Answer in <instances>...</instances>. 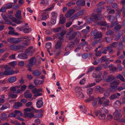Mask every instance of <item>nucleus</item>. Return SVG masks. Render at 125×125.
<instances>
[{"mask_svg":"<svg viewBox=\"0 0 125 125\" xmlns=\"http://www.w3.org/2000/svg\"><path fill=\"white\" fill-rule=\"evenodd\" d=\"M1 68L5 69L4 71L5 75L8 76L13 74L14 71L11 69V67L8 65H3L1 66Z\"/></svg>","mask_w":125,"mask_h":125,"instance_id":"1","label":"nucleus"},{"mask_svg":"<svg viewBox=\"0 0 125 125\" xmlns=\"http://www.w3.org/2000/svg\"><path fill=\"white\" fill-rule=\"evenodd\" d=\"M92 34L94 36V40H97L102 36V34L100 32L96 30H95L92 32Z\"/></svg>","mask_w":125,"mask_h":125,"instance_id":"2","label":"nucleus"},{"mask_svg":"<svg viewBox=\"0 0 125 125\" xmlns=\"http://www.w3.org/2000/svg\"><path fill=\"white\" fill-rule=\"evenodd\" d=\"M9 42L11 44H16L22 41L21 38H10L8 39Z\"/></svg>","mask_w":125,"mask_h":125,"instance_id":"3","label":"nucleus"},{"mask_svg":"<svg viewBox=\"0 0 125 125\" xmlns=\"http://www.w3.org/2000/svg\"><path fill=\"white\" fill-rule=\"evenodd\" d=\"M121 110H116L113 114L114 116V119L116 120H117L119 118L122 117V115L121 114Z\"/></svg>","mask_w":125,"mask_h":125,"instance_id":"4","label":"nucleus"},{"mask_svg":"<svg viewBox=\"0 0 125 125\" xmlns=\"http://www.w3.org/2000/svg\"><path fill=\"white\" fill-rule=\"evenodd\" d=\"M36 62V59L34 57L31 58L29 60V63L26 66L27 67H31L33 66L35 64Z\"/></svg>","mask_w":125,"mask_h":125,"instance_id":"5","label":"nucleus"},{"mask_svg":"<svg viewBox=\"0 0 125 125\" xmlns=\"http://www.w3.org/2000/svg\"><path fill=\"white\" fill-rule=\"evenodd\" d=\"M75 12V10L73 9L68 10L65 14V16L66 18H68L72 16Z\"/></svg>","mask_w":125,"mask_h":125,"instance_id":"6","label":"nucleus"},{"mask_svg":"<svg viewBox=\"0 0 125 125\" xmlns=\"http://www.w3.org/2000/svg\"><path fill=\"white\" fill-rule=\"evenodd\" d=\"M74 46V43L73 42H69L67 45L66 47L65 50L67 51L68 50H70L72 49Z\"/></svg>","mask_w":125,"mask_h":125,"instance_id":"7","label":"nucleus"},{"mask_svg":"<svg viewBox=\"0 0 125 125\" xmlns=\"http://www.w3.org/2000/svg\"><path fill=\"white\" fill-rule=\"evenodd\" d=\"M33 48V47L32 46H31L29 47L26 49V53L30 56L32 55L33 53L35 52L34 50H32Z\"/></svg>","mask_w":125,"mask_h":125,"instance_id":"8","label":"nucleus"},{"mask_svg":"<svg viewBox=\"0 0 125 125\" xmlns=\"http://www.w3.org/2000/svg\"><path fill=\"white\" fill-rule=\"evenodd\" d=\"M18 88V87L17 86L12 87H10V91H13V93L18 94L20 92V89H19L16 91L17 88Z\"/></svg>","mask_w":125,"mask_h":125,"instance_id":"9","label":"nucleus"},{"mask_svg":"<svg viewBox=\"0 0 125 125\" xmlns=\"http://www.w3.org/2000/svg\"><path fill=\"white\" fill-rule=\"evenodd\" d=\"M115 78V77L114 76L111 75H109L105 80V81L106 82H110L113 80Z\"/></svg>","mask_w":125,"mask_h":125,"instance_id":"10","label":"nucleus"},{"mask_svg":"<svg viewBox=\"0 0 125 125\" xmlns=\"http://www.w3.org/2000/svg\"><path fill=\"white\" fill-rule=\"evenodd\" d=\"M34 114L30 112H24V115L25 117H27L29 118H31L34 116Z\"/></svg>","mask_w":125,"mask_h":125,"instance_id":"11","label":"nucleus"},{"mask_svg":"<svg viewBox=\"0 0 125 125\" xmlns=\"http://www.w3.org/2000/svg\"><path fill=\"white\" fill-rule=\"evenodd\" d=\"M9 47L10 49L14 51L20 50L21 48L20 46H19L15 45H11Z\"/></svg>","mask_w":125,"mask_h":125,"instance_id":"12","label":"nucleus"},{"mask_svg":"<svg viewBox=\"0 0 125 125\" xmlns=\"http://www.w3.org/2000/svg\"><path fill=\"white\" fill-rule=\"evenodd\" d=\"M10 104L8 103H6L2 105V106L0 108L1 110H3L5 109L10 108Z\"/></svg>","mask_w":125,"mask_h":125,"instance_id":"13","label":"nucleus"},{"mask_svg":"<svg viewBox=\"0 0 125 125\" xmlns=\"http://www.w3.org/2000/svg\"><path fill=\"white\" fill-rule=\"evenodd\" d=\"M76 4L77 6H83L85 4V2L84 0H78L76 2Z\"/></svg>","mask_w":125,"mask_h":125,"instance_id":"14","label":"nucleus"},{"mask_svg":"<svg viewBox=\"0 0 125 125\" xmlns=\"http://www.w3.org/2000/svg\"><path fill=\"white\" fill-rule=\"evenodd\" d=\"M43 103L42 100H39L36 102V106L38 108H40L42 107L43 106Z\"/></svg>","mask_w":125,"mask_h":125,"instance_id":"15","label":"nucleus"},{"mask_svg":"<svg viewBox=\"0 0 125 125\" xmlns=\"http://www.w3.org/2000/svg\"><path fill=\"white\" fill-rule=\"evenodd\" d=\"M17 80V78L16 76H13L9 78L8 81L10 83H12L15 82Z\"/></svg>","mask_w":125,"mask_h":125,"instance_id":"16","label":"nucleus"},{"mask_svg":"<svg viewBox=\"0 0 125 125\" xmlns=\"http://www.w3.org/2000/svg\"><path fill=\"white\" fill-rule=\"evenodd\" d=\"M22 105V104L21 102H17L14 103L13 107L16 109H18Z\"/></svg>","mask_w":125,"mask_h":125,"instance_id":"17","label":"nucleus"},{"mask_svg":"<svg viewBox=\"0 0 125 125\" xmlns=\"http://www.w3.org/2000/svg\"><path fill=\"white\" fill-rule=\"evenodd\" d=\"M21 10H18L15 15V16L17 19H21L22 17L21 16Z\"/></svg>","mask_w":125,"mask_h":125,"instance_id":"18","label":"nucleus"},{"mask_svg":"<svg viewBox=\"0 0 125 125\" xmlns=\"http://www.w3.org/2000/svg\"><path fill=\"white\" fill-rule=\"evenodd\" d=\"M32 74L35 76H39L41 74V73L38 70H35L32 71Z\"/></svg>","mask_w":125,"mask_h":125,"instance_id":"19","label":"nucleus"},{"mask_svg":"<svg viewBox=\"0 0 125 125\" xmlns=\"http://www.w3.org/2000/svg\"><path fill=\"white\" fill-rule=\"evenodd\" d=\"M18 56L19 58L21 59H26L28 58L27 55L23 53L19 54Z\"/></svg>","mask_w":125,"mask_h":125,"instance_id":"20","label":"nucleus"},{"mask_svg":"<svg viewBox=\"0 0 125 125\" xmlns=\"http://www.w3.org/2000/svg\"><path fill=\"white\" fill-rule=\"evenodd\" d=\"M95 90L96 91L101 93H102L104 91V89L101 87L99 86H97L96 87Z\"/></svg>","mask_w":125,"mask_h":125,"instance_id":"21","label":"nucleus"},{"mask_svg":"<svg viewBox=\"0 0 125 125\" xmlns=\"http://www.w3.org/2000/svg\"><path fill=\"white\" fill-rule=\"evenodd\" d=\"M97 24L98 25L101 26H105L107 27H109V25L106 24V22L104 21H102L99 22H98Z\"/></svg>","mask_w":125,"mask_h":125,"instance_id":"22","label":"nucleus"},{"mask_svg":"<svg viewBox=\"0 0 125 125\" xmlns=\"http://www.w3.org/2000/svg\"><path fill=\"white\" fill-rule=\"evenodd\" d=\"M88 98L85 100L86 102L88 103L92 101H93L95 99L93 95H90Z\"/></svg>","mask_w":125,"mask_h":125,"instance_id":"23","label":"nucleus"},{"mask_svg":"<svg viewBox=\"0 0 125 125\" xmlns=\"http://www.w3.org/2000/svg\"><path fill=\"white\" fill-rule=\"evenodd\" d=\"M42 20H44L47 19L49 17V14L48 12H45L43 13L42 15Z\"/></svg>","mask_w":125,"mask_h":125,"instance_id":"24","label":"nucleus"},{"mask_svg":"<svg viewBox=\"0 0 125 125\" xmlns=\"http://www.w3.org/2000/svg\"><path fill=\"white\" fill-rule=\"evenodd\" d=\"M66 19L65 17H63L62 15H61L60 16V22L62 24L64 23L66 21Z\"/></svg>","mask_w":125,"mask_h":125,"instance_id":"25","label":"nucleus"},{"mask_svg":"<svg viewBox=\"0 0 125 125\" xmlns=\"http://www.w3.org/2000/svg\"><path fill=\"white\" fill-rule=\"evenodd\" d=\"M108 60V59L106 58L105 56H102L98 60L99 62H101L107 61Z\"/></svg>","mask_w":125,"mask_h":125,"instance_id":"26","label":"nucleus"},{"mask_svg":"<svg viewBox=\"0 0 125 125\" xmlns=\"http://www.w3.org/2000/svg\"><path fill=\"white\" fill-rule=\"evenodd\" d=\"M66 37L68 38L69 40H71L74 39L75 36L74 35L71 34V33H68L67 34Z\"/></svg>","mask_w":125,"mask_h":125,"instance_id":"27","label":"nucleus"},{"mask_svg":"<svg viewBox=\"0 0 125 125\" xmlns=\"http://www.w3.org/2000/svg\"><path fill=\"white\" fill-rule=\"evenodd\" d=\"M110 101L109 99H107L105 100L104 101L103 103V106L104 107H107L109 105Z\"/></svg>","mask_w":125,"mask_h":125,"instance_id":"28","label":"nucleus"},{"mask_svg":"<svg viewBox=\"0 0 125 125\" xmlns=\"http://www.w3.org/2000/svg\"><path fill=\"white\" fill-rule=\"evenodd\" d=\"M62 43L61 42L59 41H57L55 45V48L57 49H60Z\"/></svg>","mask_w":125,"mask_h":125,"instance_id":"29","label":"nucleus"},{"mask_svg":"<svg viewBox=\"0 0 125 125\" xmlns=\"http://www.w3.org/2000/svg\"><path fill=\"white\" fill-rule=\"evenodd\" d=\"M9 98L11 99H14L16 98L17 96V95L16 94L9 93L8 95Z\"/></svg>","mask_w":125,"mask_h":125,"instance_id":"30","label":"nucleus"},{"mask_svg":"<svg viewBox=\"0 0 125 125\" xmlns=\"http://www.w3.org/2000/svg\"><path fill=\"white\" fill-rule=\"evenodd\" d=\"M123 44L122 42H119V44H118L117 47V49L122 50L123 49Z\"/></svg>","mask_w":125,"mask_h":125,"instance_id":"31","label":"nucleus"},{"mask_svg":"<svg viewBox=\"0 0 125 125\" xmlns=\"http://www.w3.org/2000/svg\"><path fill=\"white\" fill-rule=\"evenodd\" d=\"M0 118L1 120H6L7 118V115L4 113H3L1 114Z\"/></svg>","mask_w":125,"mask_h":125,"instance_id":"32","label":"nucleus"},{"mask_svg":"<svg viewBox=\"0 0 125 125\" xmlns=\"http://www.w3.org/2000/svg\"><path fill=\"white\" fill-rule=\"evenodd\" d=\"M110 91L112 92H114L116 90L117 86H112L110 85Z\"/></svg>","mask_w":125,"mask_h":125,"instance_id":"33","label":"nucleus"},{"mask_svg":"<svg viewBox=\"0 0 125 125\" xmlns=\"http://www.w3.org/2000/svg\"><path fill=\"white\" fill-rule=\"evenodd\" d=\"M52 15L51 18L52 19H56L57 17L58 14L55 11H53L51 13Z\"/></svg>","mask_w":125,"mask_h":125,"instance_id":"34","label":"nucleus"},{"mask_svg":"<svg viewBox=\"0 0 125 125\" xmlns=\"http://www.w3.org/2000/svg\"><path fill=\"white\" fill-rule=\"evenodd\" d=\"M107 18L109 21L111 22H112L114 21L115 19V17L113 15L108 16Z\"/></svg>","mask_w":125,"mask_h":125,"instance_id":"35","label":"nucleus"},{"mask_svg":"<svg viewBox=\"0 0 125 125\" xmlns=\"http://www.w3.org/2000/svg\"><path fill=\"white\" fill-rule=\"evenodd\" d=\"M100 114L104 113L106 114L108 112V111L107 109L105 108H102L100 109Z\"/></svg>","mask_w":125,"mask_h":125,"instance_id":"36","label":"nucleus"},{"mask_svg":"<svg viewBox=\"0 0 125 125\" xmlns=\"http://www.w3.org/2000/svg\"><path fill=\"white\" fill-rule=\"evenodd\" d=\"M76 95L77 97L79 98H83L84 97V94L82 92L76 93Z\"/></svg>","mask_w":125,"mask_h":125,"instance_id":"37","label":"nucleus"},{"mask_svg":"<svg viewBox=\"0 0 125 125\" xmlns=\"http://www.w3.org/2000/svg\"><path fill=\"white\" fill-rule=\"evenodd\" d=\"M122 26L121 25L118 24L114 27V29L116 31H118L121 29Z\"/></svg>","mask_w":125,"mask_h":125,"instance_id":"38","label":"nucleus"},{"mask_svg":"<svg viewBox=\"0 0 125 125\" xmlns=\"http://www.w3.org/2000/svg\"><path fill=\"white\" fill-rule=\"evenodd\" d=\"M42 83V81L40 80L36 79L34 81V83L35 85H40Z\"/></svg>","mask_w":125,"mask_h":125,"instance_id":"39","label":"nucleus"},{"mask_svg":"<svg viewBox=\"0 0 125 125\" xmlns=\"http://www.w3.org/2000/svg\"><path fill=\"white\" fill-rule=\"evenodd\" d=\"M117 78L119 79L121 81L123 82L125 81V79L123 76L121 74H118L116 77Z\"/></svg>","mask_w":125,"mask_h":125,"instance_id":"40","label":"nucleus"},{"mask_svg":"<svg viewBox=\"0 0 125 125\" xmlns=\"http://www.w3.org/2000/svg\"><path fill=\"white\" fill-rule=\"evenodd\" d=\"M62 30L61 27H58L57 28H54L52 30V31L54 32H58L61 31Z\"/></svg>","mask_w":125,"mask_h":125,"instance_id":"41","label":"nucleus"},{"mask_svg":"<svg viewBox=\"0 0 125 125\" xmlns=\"http://www.w3.org/2000/svg\"><path fill=\"white\" fill-rule=\"evenodd\" d=\"M3 19L5 20V24H11L12 22H11L8 19V18L6 17L5 16L3 18Z\"/></svg>","mask_w":125,"mask_h":125,"instance_id":"42","label":"nucleus"},{"mask_svg":"<svg viewBox=\"0 0 125 125\" xmlns=\"http://www.w3.org/2000/svg\"><path fill=\"white\" fill-rule=\"evenodd\" d=\"M14 112L16 114V116L19 115L21 116H22L23 115L21 111H20L15 110L14 111Z\"/></svg>","mask_w":125,"mask_h":125,"instance_id":"43","label":"nucleus"},{"mask_svg":"<svg viewBox=\"0 0 125 125\" xmlns=\"http://www.w3.org/2000/svg\"><path fill=\"white\" fill-rule=\"evenodd\" d=\"M75 91L76 93H80L82 92V89L81 87H75Z\"/></svg>","mask_w":125,"mask_h":125,"instance_id":"44","label":"nucleus"},{"mask_svg":"<svg viewBox=\"0 0 125 125\" xmlns=\"http://www.w3.org/2000/svg\"><path fill=\"white\" fill-rule=\"evenodd\" d=\"M120 81L119 80H115L110 83V85L112 86H116L118 85Z\"/></svg>","mask_w":125,"mask_h":125,"instance_id":"45","label":"nucleus"},{"mask_svg":"<svg viewBox=\"0 0 125 125\" xmlns=\"http://www.w3.org/2000/svg\"><path fill=\"white\" fill-rule=\"evenodd\" d=\"M26 27L25 26V30H24V32L25 33H29L31 31V28H27V27Z\"/></svg>","mask_w":125,"mask_h":125,"instance_id":"46","label":"nucleus"},{"mask_svg":"<svg viewBox=\"0 0 125 125\" xmlns=\"http://www.w3.org/2000/svg\"><path fill=\"white\" fill-rule=\"evenodd\" d=\"M114 31L113 30H110L106 31L105 34L107 35L110 36L112 35Z\"/></svg>","mask_w":125,"mask_h":125,"instance_id":"47","label":"nucleus"},{"mask_svg":"<svg viewBox=\"0 0 125 125\" xmlns=\"http://www.w3.org/2000/svg\"><path fill=\"white\" fill-rule=\"evenodd\" d=\"M102 53V54H106L107 53V47H105L101 49Z\"/></svg>","mask_w":125,"mask_h":125,"instance_id":"48","label":"nucleus"},{"mask_svg":"<svg viewBox=\"0 0 125 125\" xmlns=\"http://www.w3.org/2000/svg\"><path fill=\"white\" fill-rule=\"evenodd\" d=\"M8 34L9 35H18L19 34L17 32H15L14 31H9L8 32Z\"/></svg>","mask_w":125,"mask_h":125,"instance_id":"49","label":"nucleus"},{"mask_svg":"<svg viewBox=\"0 0 125 125\" xmlns=\"http://www.w3.org/2000/svg\"><path fill=\"white\" fill-rule=\"evenodd\" d=\"M106 114L104 113L100 114L99 115V117L100 119H104L105 117Z\"/></svg>","mask_w":125,"mask_h":125,"instance_id":"50","label":"nucleus"},{"mask_svg":"<svg viewBox=\"0 0 125 125\" xmlns=\"http://www.w3.org/2000/svg\"><path fill=\"white\" fill-rule=\"evenodd\" d=\"M33 110L34 111V112L35 113H42L43 112V110L42 109L39 110H36L34 108H32Z\"/></svg>","mask_w":125,"mask_h":125,"instance_id":"51","label":"nucleus"},{"mask_svg":"<svg viewBox=\"0 0 125 125\" xmlns=\"http://www.w3.org/2000/svg\"><path fill=\"white\" fill-rule=\"evenodd\" d=\"M118 43L117 42H113L112 44H111L110 45L112 47L116 48H117V45H118Z\"/></svg>","mask_w":125,"mask_h":125,"instance_id":"52","label":"nucleus"},{"mask_svg":"<svg viewBox=\"0 0 125 125\" xmlns=\"http://www.w3.org/2000/svg\"><path fill=\"white\" fill-rule=\"evenodd\" d=\"M117 97L115 94H114L111 95L110 97L109 98L110 100H113L117 98Z\"/></svg>","mask_w":125,"mask_h":125,"instance_id":"53","label":"nucleus"},{"mask_svg":"<svg viewBox=\"0 0 125 125\" xmlns=\"http://www.w3.org/2000/svg\"><path fill=\"white\" fill-rule=\"evenodd\" d=\"M75 4V3L74 2L70 1L67 3L66 5L67 6L70 7L72 5H74Z\"/></svg>","mask_w":125,"mask_h":125,"instance_id":"54","label":"nucleus"},{"mask_svg":"<svg viewBox=\"0 0 125 125\" xmlns=\"http://www.w3.org/2000/svg\"><path fill=\"white\" fill-rule=\"evenodd\" d=\"M109 70L112 72H114L117 71V68L116 67L114 66L110 68Z\"/></svg>","mask_w":125,"mask_h":125,"instance_id":"55","label":"nucleus"},{"mask_svg":"<svg viewBox=\"0 0 125 125\" xmlns=\"http://www.w3.org/2000/svg\"><path fill=\"white\" fill-rule=\"evenodd\" d=\"M102 53L101 50L98 51L97 52H96L95 53V55L96 56H101Z\"/></svg>","mask_w":125,"mask_h":125,"instance_id":"56","label":"nucleus"},{"mask_svg":"<svg viewBox=\"0 0 125 125\" xmlns=\"http://www.w3.org/2000/svg\"><path fill=\"white\" fill-rule=\"evenodd\" d=\"M52 46V44L50 42H48L47 43L45 47L47 49H50Z\"/></svg>","mask_w":125,"mask_h":125,"instance_id":"57","label":"nucleus"},{"mask_svg":"<svg viewBox=\"0 0 125 125\" xmlns=\"http://www.w3.org/2000/svg\"><path fill=\"white\" fill-rule=\"evenodd\" d=\"M107 50L109 51V53H111L113 52V49L111 46H108L107 47Z\"/></svg>","mask_w":125,"mask_h":125,"instance_id":"58","label":"nucleus"},{"mask_svg":"<svg viewBox=\"0 0 125 125\" xmlns=\"http://www.w3.org/2000/svg\"><path fill=\"white\" fill-rule=\"evenodd\" d=\"M121 12L123 13L124 17H125V6L123 5L122 8L120 10Z\"/></svg>","mask_w":125,"mask_h":125,"instance_id":"59","label":"nucleus"},{"mask_svg":"<svg viewBox=\"0 0 125 125\" xmlns=\"http://www.w3.org/2000/svg\"><path fill=\"white\" fill-rule=\"evenodd\" d=\"M101 40L100 39H99L97 40L96 41L94 42H93L92 43V44L93 46H94L95 45L97 44L99 42H100Z\"/></svg>","mask_w":125,"mask_h":125,"instance_id":"60","label":"nucleus"},{"mask_svg":"<svg viewBox=\"0 0 125 125\" xmlns=\"http://www.w3.org/2000/svg\"><path fill=\"white\" fill-rule=\"evenodd\" d=\"M92 18L94 19V20L95 21H98L99 20L98 17L97 15L95 14L94 15H93L92 16Z\"/></svg>","mask_w":125,"mask_h":125,"instance_id":"61","label":"nucleus"},{"mask_svg":"<svg viewBox=\"0 0 125 125\" xmlns=\"http://www.w3.org/2000/svg\"><path fill=\"white\" fill-rule=\"evenodd\" d=\"M43 1H42L41 2V4H45L47 5L48 4V0H42Z\"/></svg>","mask_w":125,"mask_h":125,"instance_id":"62","label":"nucleus"},{"mask_svg":"<svg viewBox=\"0 0 125 125\" xmlns=\"http://www.w3.org/2000/svg\"><path fill=\"white\" fill-rule=\"evenodd\" d=\"M9 54L8 53H5L4 55L2 56V58L1 59L2 61L4 60L5 59V58L7 57L8 55Z\"/></svg>","mask_w":125,"mask_h":125,"instance_id":"63","label":"nucleus"},{"mask_svg":"<svg viewBox=\"0 0 125 125\" xmlns=\"http://www.w3.org/2000/svg\"><path fill=\"white\" fill-rule=\"evenodd\" d=\"M97 99L96 98H95L94 100H93V101L92 103V104L93 106H95L97 104Z\"/></svg>","mask_w":125,"mask_h":125,"instance_id":"64","label":"nucleus"}]
</instances>
